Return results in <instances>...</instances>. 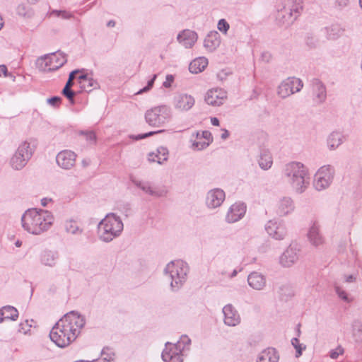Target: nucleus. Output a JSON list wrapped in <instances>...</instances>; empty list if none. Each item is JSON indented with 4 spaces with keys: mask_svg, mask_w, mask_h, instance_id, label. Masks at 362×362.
I'll use <instances>...</instances> for the list:
<instances>
[{
    "mask_svg": "<svg viewBox=\"0 0 362 362\" xmlns=\"http://www.w3.org/2000/svg\"><path fill=\"white\" fill-rule=\"evenodd\" d=\"M86 324L84 316L76 311L64 315L52 327L50 339L59 347L64 348L74 341Z\"/></svg>",
    "mask_w": 362,
    "mask_h": 362,
    "instance_id": "obj_1",
    "label": "nucleus"
},
{
    "mask_svg": "<svg viewBox=\"0 0 362 362\" xmlns=\"http://www.w3.org/2000/svg\"><path fill=\"white\" fill-rule=\"evenodd\" d=\"M54 216L47 210L28 209L21 217L22 226L25 230L34 235L47 231L54 222Z\"/></svg>",
    "mask_w": 362,
    "mask_h": 362,
    "instance_id": "obj_2",
    "label": "nucleus"
},
{
    "mask_svg": "<svg viewBox=\"0 0 362 362\" xmlns=\"http://www.w3.org/2000/svg\"><path fill=\"white\" fill-rule=\"evenodd\" d=\"M282 177L298 194L305 192L309 185L308 170L300 162L293 161L286 163L282 169Z\"/></svg>",
    "mask_w": 362,
    "mask_h": 362,
    "instance_id": "obj_3",
    "label": "nucleus"
},
{
    "mask_svg": "<svg viewBox=\"0 0 362 362\" xmlns=\"http://www.w3.org/2000/svg\"><path fill=\"white\" fill-rule=\"evenodd\" d=\"M189 268L187 264L182 260L172 261L168 263L164 272L170 279V288L172 291H178L186 282Z\"/></svg>",
    "mask_w": 362,
    "mask_h": 362,
    "instance_id": "obj_4",
    "label": "nucleus"
},
{
    "mask_svg": "<svg viewBox=\"0 0 362 362\" xmlns=\"http://www.w3.org/2000/svg\"><path fill=\"white\" fill-rule=\"evenodd\" d=\"M123 223L121 218L114 214L107 215L98 224L100 240L109 243L118 237L123 230Z\"/></svg>",
    "mask_w": 362,
    "mask_h": 362,
    "instance_id": "obj_5",
    "label": "nucleus"
},
{
    "mask_svg": "<svg viewBox=\"0 0 362 362\" xmlns=\"http://www.w3.org/2000/svg\"><path fill=\"white\" fill-rule=\"evenodd\" d=\"M302 0H282L277 18L283 24L293 23L303 9Z\"/></svg>",
    "mask_w": 362,
    "mask_h": 362,
    "instance_id": "obj_6",
    "label": "nucleus"
},
{
    "mask_svg": "<svg viewBox=\"0 0 362 362\" xmlns=\"http://www.w3.org/2000/svg\"><path fill=\"white\" fill-rule=\"evenodd\" d=\"M171 116L170 107L163 105L147 110L145 113V120L151 127H160L170 120Z\"/></svg>",
    "mask_w": 362,
    "mask_h": 362,
    "instance_id": "obj_7",
    "label": "nucleus"
},
{
    "mask_svg": "<svg viewBox=\"0 0 362 362\" xmlns=\"http://www.w3.org/2000/svg\"><path fill=\"white\" fill-rule=\"evenodd\" d=\"M334 175V169L327 165L322 166L314 176L313 185L315 188L321 191L327 188L332 183Z\"/></svg>",
    "mask_w": 362,
    "mask_h": 362,
    "instance_id": "obj_8",
    "label": "nucleus"
},
{
    "mask_svg": "<svg viewBox=\"0 0 362 362\" xmlns=\"http://www.w3.org/2000/svg\"><path fill=\"white\" fill-rule=\"evenodd\" d=\"M303 87L302 81L296 77H288L284 80L278 86V95L284 99L295 93L299 92Z\"/></svg>",
    "mask_w": 362,
    "mask_h": 362,
    "instance_id": "obj_9",
    "label": "nucleus"
},
{
    "mask_svg": "<svg viewBox=\"0 0 362 362\" xmlns=\"http://www.w3.org/2000/svg\"><path fill=\"white\" fill-rule=\"evenodd\" d=\"M66 54L60 51L41 57L38 62L45 64L44 70L52 71L57 70L66 62Z\"/></svg>",
    "mask_w": 362,
    "mask_h": 362,
    "instance_id": "obj_10",
    "label": "nucleus"
},
{
    "mask_svg": "<svg viewBox=\"0 0 362 362\" xmlns=\"http://www.w3.org/2000/svg\"><path fill=\"white\" fill-rule=\"evenodd\" d=\"M265 230L270 237L278 240L284 239L287 235L286 227L281 221H269L265 225Z\"/></svg>",
    "mask_w": 362,
    "mask_h": 362,
    "instance_id": "obj_11",
    "label": "nucleus"
},
{
    "mask_svg": "<svg viewBox=\"0 0 362 362\" xmlns=\"http://www.w3.org/2000/svg\"><path fill=\"white\" fill-rule=\"evenodd\" d=\"M194 98L187 93H178L173 98L174 108L180 112H187L194 105Z\"/></svg>",
    "mask_w": 362,
    "mask_h": 362,
    "instance_id": "obj_12",
    "label": "nucleus"
},
{
    "mask_svg": "<svg viewBox=\"0 0 362 362\" xmlns=\"http://www.w3.org/2000/svg\"><path fill=\"white\" fill-rule=\"evenodd\" d=\"M225 199V192L221 188H214L206 193L205 204L208 209H214L220 207Z\"/></svg>",
    "mask_w": 362,
    "mask_h": 362,
    "instance_id": "obj_13",
    "label": "nucleus"
},
{
    "mask_svg": "<svg viewBox=\"0 0 362 362\" xmlns=\"http://www.w3.org/2000/svg\"><path fill=\"white\" fill-rule=\"evenodd\" d=\"M299 254L297 245L291 244L281 255L279 262L284 267H290L298 262Z\"/></svg>",
    "mask_w": 362,
    "mask_h": 362,
    "instance_id": "obj_14",
    "label": "nucleus"
},
{
    "mask_svg": "<svg viewBox=\"0 0 362 362\" xmlns=\"http://www.w3.org/2000/svg\"><path fill=\"white\" fill-rule=\"evenodd\" d=\"M76 154L71 150H63L56 156L57 165L65 170L72 168L76 163Z\"/></svg>",
    "mask_w": 362,
    "mask_h": 362,
    "instance_id": "obj_15",
    "label": "nucleus"
},
{
    "mask_svg": "<svg viewBox=\"0 0 362 362\" xmlns=\"http://www.w3.org/2000/svg\"><path fill=\"white\" fill-rule=\"evenodd\" d=\"M246 205L243 202H235L232 204L226 216V221L229 223L240 221L246 213Z\"/></svg>",
    "mask_w": 362,
    "mask_h": 362,
    "instance_id": "obj_16",
    "label": "nucleus"
},
{
    "mask_svg": "<svg viewBox=\"0 0 362 362\" xmlns=\"http://www.w3.org/2000/svg\"><path fill=\"white\" fill-rule=\"evenodd\" d=\"M293 200L289 197L280 198L275 205V212L279 216H285L291 214L295 210Z\"/></svg>",
    "mask_w": 362,
    "mask_h": 362,
    "instance_id": "obj_17",
    "label": "nucleus"
},
{
    "mask_svg": "<svg viewBox=\"0 0 362 362\" xmlns=\"http://www.w3.org/2000/svg\"><path fill=\"white\" fill-rule=\"evenodd\" d=\"M227 98L226 92L221 88L211 89L207 91L205 101L212 106H220L223 104Z\"/></svg>",
    "mask_w": 362,
    "mask_h": 362,
    "instance_id": "obj_18",
    "label": "nucleus"
},
{
    "mask_svg": "<svg viewBox=\"0 0 362 362\" xmlns=\"http://www.w3.org/2000/svg\"><path fill=\"white\" fill-rule=\"evenodd\" d=\"M132 182L138 188L141 189L146 194L156 197H163L166 196L168 191L166 189L156 190L151 187L148 181L138 180L135 177H131Z\"/></svg>",
    "mask_w": 362,
    "mask_h": 362,
    "instance_id": "obj_19",
    "label": "nucleus"
},
{
    "mask_svg": "<svg viewBox=\"0 0 362 362\" xmlns=\"http://www.w3.org/2000/svg\"><path fill=\"white\" fill-rule=\"evenodd\" d=\"M224 323L230 327H235L240 324V316L237 310L231 304L225 305L223 308Z\"/></svg>",
    "mask_w": 362,
    "mask_h": 362,
    "instance_id": "obj_20",
    "label": "nucleus"
},
{
    "mask_svg": "<svg viewBox=\"0 0 362 362\" xmlns=\"http://www.w3.org/2000/svg\"><path fill=\"white\" fill-rule=\"evenodd\" d=\"M314 100L317 103H322L327 98V89L325 85L318 78H313L311 81Z\"/></svg>",
    "mask_w": 362,
    "mask_h": 362,
    "instance_id": "obj_21",
    "label": "nucleus"
},
{
    "mask_svg": "<svg viewBox=\"0 0 362 362\" xmlns=\"http://www.w3.org/2000/svg\"><path fill=\"white\" fill-rule=\"evenodd\" d=\"M198 38L196 32L191 30H184L180 32L177 37V40L180 45L185 48H191L194 46Z\"/></svg>",
    "mask_w": 362,
    "mask_h": 362,
    "instance_id": "obj_22",
    "label": "nucleus"
},
{
    "mask_svg": "<svg viewBox=\"0 0 362 362\" xmlns=\"http://www.w3.org/2000/svg\"><path fill=\"white\" fill-rule=\"evenodd\" d=\"M247 283L253 289L261 291L266 286V278L259 272H252L247 276Z\"/></svg>",
    "mask_w": 362,
    "mask_h": 362,
    "instance_id": "obj_23",
    "label": "nucleus"
},
{
    "mask_svg": "<svg viewBox=\"0 0 362 362\" xmlns=\"http://www.w3.org/2000/svg\"><path fill=\"white\" fill-rule=\"evenodd\" d=\"M308 238L311 245L315 247L320 246L324 243V238L320 232V226L317 223H313L310 227Z\"/></svg>",
    "mask_w": 362,
    "mask_h": 362,
    "instance_id": "obj_24",
    "label": "nucleus"
},
{
    "mask_svg": "<svg viewBox=\"0 0 362 362\" xmlns=\"http://www.w3.org/2000/svg\"><path fill=\"white\" fill-rule=\"evenodd\" d=\"M279 355L276 349L269 347L259 353L256 362H278Z\"/></svg>",
    "mask_w": 362,
    "mask_h": 362,
    "instance_id": "obj_25",
    "label": "nucleus"
},
{
    "mask_svg": "<svg viewBox=\"0 0 362 362\" xmlns=\"http://www.w3.org/2000/svg\"><path fill=\"white\" fill-rule=\"evenodd\" d=\"M221 43L220 35L217 31H211L204 41V47L209 52L214 51Z\"/></svg>",
    "mask_w": 362,
    "mask_h": 362,
    "instance_id": "obj_26",
    "label": "nucleus"
},
{
    "mask_svg": "<svg viewBox=\"0 0 362 362\" xmlns=\"http://www.w3.org/2000/svg\"><path fill=\"white\" fill-rule=\"evenodd\" d=\"M80 88L86 91L90 92L98 87V82L93 78L88 77L87 74H81L78 77Z\"/></svg>",
    "mask_w": 362,
    "mask_h": 362,
    "instance_id": "obj_27",
    "label": "nucleus"
},
{
    "mask_svg": "<svg viewBox=\"0 0 362 362\" xmlns=\"http://www.w3.org/2000/svg\"><path fill=\"white\" fill-rule=\"evenodd\" d=\"M18 317V311L13 306L6 305L0 309V323L6 320L15 321Z\"/></svg>",
    "mask_w": 362,
    "mask_h": 362,
    "instance_id": "obj_28",
    "label": "nucleus"
},
{
    "mask_svg": "<svg viewBox=\"0 0 362 362\" xmlns=\"http://www.w3.org/2000/svg\"><path fill=\"white\" fill-rule=\"evenodd\" d=\"M58 257L57 252L45 250L40 255V262L45 266L53 267L55 266Z\"/></svg>",
    "mask_w": 362,
    "mask_h": 362,
    "instance_id": "obj_29",
    "label": "nucleus"
},
{
    "mask_svg": "<svg viewBox=\"0 0 362 362\" xmlns=\"http://www.w3.org/2000/svg\"><path fill=\"white\" fill-rule=\"evenodd\" d=\"M30 158L27 155L23 156L20 153H15L11 158L10 164L12 168L19 170L26 165Z\"/></svg>",
    "mask_w": 362,
    "mask_h": 362,
    "instance_id": "obj_30",
    "label": "nucleus"
},
{
    "mask_svg": "<svg viewBox=\"0 0 362 362\" xmlns=\"http://www.w3.org/2000/svg\"><path fill=\"white\" fill-rule=\"evenodd\" d=\"M208 59L206 57H198L190 62L189 71L192 74L202 72L207 66Z\"/></svg>",
    "mask_w": 362,
    "mask_h": 362,
    "instance_id": "obj_31",
    "label": "nucleus"
},
{
    "mask_svg": "<svg viewBox=\"0 0 362 362\" xmlns=\"http://www.w3.org/2000/svg\"><path fill=\"white\" fill-rule=\"evenodd\" d=\"M344 136L339 132H332L327 137V144L329 150H335L343 143Z\"/></svg>",
    "mask_w": 362,
    "mask_h": 362,
    "instance_id": "obj_32",
    "label": "nucleus"
},
{
    "mask_svg": "<svg viewBox=\"0 0 362 362\" xmlns=\"http://www.w3.org/2000/svg\"><path fill=\"white\" fill-rule=\"evenodd\" d=\"M259 167L264 170L269 169L273 163L272 157L269 150L262 149L258 160Z\"/></svg>",
    "mask_w": 362,
    "mask_h": 362,
    "instance_id": "obj_33",
    "label": "nucleus"
},
{
    "mask_svg": "<svg viewBox=\"0 0 362 362\" xmlns=\"http://www.w3.org/2000/svg\"><path fill=\"white\" fill-rule=\"evenodd\" d=\"M35 151V145L30 142L25 141L22 142L18 147L15 153H20L23 156H28L31 158Z\"/></svg>",
    "mask_w": 362,
    "mask_h": 362,
    "instance_id": "obj_34",
    "label": "nucleus"
},
{
    "mask_svg": "<svg viewBox=\"0 0 362 362\" xmlns=\"http://www.w3.org/2000/svg\"><path fill=\"white\" fill-rule=\"evenodd\" d=\"M179 351H181L183 354L186 351H189L191 345V339L186 334H183L180 337L179 341L177 343L173 344Z\"/></svg>",
    "mask_w": 362,
    "mask_h": 362,
    "instance_id": "obj_35",
    "label": "nucleus"
},
{
    "mask_svg": "<svg viewBox=\"0 0 362 362\" xmlns=\"http://www.w3.org/2000/svg\"><path fill=\"white\" fill-rule=\"evenodd\" d=\"M64 228L66 232L72 235L81 234L83 230L79 228L76 221L70 219L64 223Z\"/></svg>",
    "mask_w": 362,
    "mask_h": 362,
    "instance_id": "obj_36",
    "label": "nucleus"
},
{
    "mask_svg": "<svg viewBox=\"0 0 362 362\" xmlns=\"http://www.w3.org/2000/svg\"><path fill=\"white\" fill-rule=\"evenodd\" d=\"M114 353L109 348H104L101 351V356L95 362H113Z\"/></svg>",
    "mask_w": 362,
    "mask_h": 362,
    "instance_id": "obj_37",
    "label": "nucleus"
},
{
    "mask_svg": "<svg viewBox=\"0 0 362 362\" xmlns=\"http://www.w3.org/2000/svg\"><path fill=\"white\" fill-rule=\"evenodd\" d=\"M16 13L20 16L26 18H31L34 14L33 9L23 3L18 5Z\"/></svg>",
    "mask_w": 362,
    "mask_h": 362,
    "instance_id": "obj_38",
    "label": "nucleus"
},
{
    "mask_svg": "<svg viewBox=\"0 0 362 362\" xmlns=\"http://www.w3.org/2000/svg\"><path fill=\"white\" fill-rule=\"evenodd\" d=\"M185 354L174 355L172 356L168 352V349H163L161 358L165 362H183L182 356Z\"/></svg>",
    "mask_w": 362,
    "mask_h": 362,
    "instance_id": "obj_39",
    "label": "nucleus"
},
{
    "mask_svg": "<svg viewBox=\"0 0 362 362\" xmlns=\"http://www.w3.org/2000/svg\"><path fill=\"white\" fill-rule=\"evenodd\" d=\"M158 159L157 160V163L159 164H162L164 161L168 160V150L163 146H160L157 148V153Z\"/></svg>",
    "mask_w": 362,
    "mask_h": 362,
    "instance_id": "obj_40",
    "label": "nucleus"
},
{
    "mask_svg": "<svg viewBox=\"0 0 362 362\" xmlns=\"http://www.w3.org/2000/svg\"><path fill=\"white\" fill-rule=\"evenodd\" d=\"M334 290L338 297L341 299L343 301L346 303H350L352 300V298H350L346 292L341 289V288L337 285L334 286Z\"/></svg>",
    "mask_w": 362,
    "mask_h": 362,
    "instance_id": "obj_41",
    "label": "nucleus"
},
{
    "mask_svg": "<svg viewBox=\"0 0 362 362\" xmlns=\"http://www.w3.org/2000/svg\"><path fill=\"white\" fill-rule=\"evenodd\" d=\"M291 344L296 350V357H299L302 355L303 350L305 349V346H303L299 343L298 338L295 337L291 339Z\"/></svg>",
    "mask_w": 362,
    "mask_h": 362,
    "instance_id": "obj_42",
    "label": "nucleus"
},
{
    "mask_svg": "<svg viewBox=\"0 0 362 362\" xmlns=\"http://www.w3.org/2000/svg\"><path fill=\"white\" fill-rule=\"evenodd\" d=\"M51 14L63 19H70L73 16L70 12L61 10H52Z\"/></svg>",
    "mask_w": 362,
    "mask_h": 362,
    "instance_id": "obj_43",
    "label": "nucleus"
},
{
    "mask_svg": "<svg viewBox=\"0 0 362 362\" xmlns=\"http://www.w3.org/2000/svg\"><path fill=\"white\" fill-rule=\"evenodd\" d=\"M165 346L164 349H168V352L172 356H174V355L183 354L181 351H179L178 349L171 342H166Z\"/></svg>",
    "mask_w": 362,
    "mask_h": 362,
    "instance_id": "obj_44",
    "label": "nucleus"
},
{
    "mask_svg": "<svg viewBox=\"0 0 362 362\" xmlns=\"http://www.w3.org/2000/svg\"><path fill=\"white\" fill-rule=\"evenodd\" d=\"M62 94L71 102V104H74V96L76 93L69 88H64L62 90Z\"/></svg>",
    "mask_w": 362,
    "mask_h": 362,
    "instance_id": "obj_45",
    "label": "nucleus"
},
{
    "mask_svg": "<svg viewBox=\"0 0 362 362\" xmlns=\"http://www.w3.org/2000/svg\"><path fill=\"white\" fill-rule=\"evenodd\" d=\"M80 135H83L86 137L87 141L94 144L96 141V136L93 131H81Z\"/></svg>",
    "mask_w": 362,
    "mask_h": 362,
    "instance_id": "obj_46",
    "label": "nucleus"
},
{
    "mask_svg": "<svg viewBox=\"0 0 362 362\" xmlns=\"http://www.w3.org/2000/svg\"><path fill=\"white\" fill-rule=\"evenodd\" d=\"M217 28L221 32L226 34L230 28V25L225 19H221L218 22Z\"/></svg>",
    "mask_w": 362,
    "mask_h": 362,
    "instance_id": "obj_47",
    "label": "nucleus"
},
{
    "mask_svg": "<svg viewBox=\"0 0 362 362\" xmlns=\"http://www.w3.org/2000/svg\"><path fill=\"white\" fill-rule=\"evenodd\" d=\"M156 78V75L154 74L153 78L148 81L147 85L144 88H143L141 90H139L136 93V94H141V93H143L144 92L148 91L153 87Z\"/></svg>",
    "mask_w": 362,
    "mask_h": 362,
    "instance_id": "obj_48",
    "label": "nucleus"
},
{
    "mask_svg": "<svg viewBox=\"0 0 362 362\" xmlns=\"http://www.w3.org/2000/svg\"><path fill=\"white\" fill-rule=\"evenodd\" d=\"M162 132H163V130L153 131V132H149L145 133V134H138L137 136H132L131 137L134 139L135 140H139V139L147 138L150 136L154 135L156 134H158V133H160Z\"/></svg>",
    "mask_w": 362,
    "mask_h": 362,
    "instance_id": "obj_49",
    "label": "nucleus"
},
{
    "mask_svg": "<svg viewBox=\"0 0 362 362\" xmlns=\"http://www.w3.org/2000/svg\"><path fill=\"white\" fill-rule=\"evenodd\" d=\"M343 353L344 349L341 346H339L336 349L331 350L329 353V356L332 359H336L338 358L339 355L343 354Z\"/></svg>",
    "mask_w": 362,
    "mask_h": 362,
    "instance_id": "obj_50",
    "label": "nucleus"
},
{
    "mask_svg": "<svg viewBox=\"0 0 362 362\" xmlns=\"http://www.w3.org/2000/svg\"><path fill=\"white\" fill-rule=\"evenodd\" d=\"M209 145V142L206 141H194L192 144V147L196 150H202L206 148Z\"/></svg>",
    "mask_w": 362,
    "mask_h": 362,
    "instance_id": "obj_51",
    "label": "nucleus"
},
{
    "mask_svg": "<svg viewBox=\"0 0 362 362\" xmlns=\"http://www.w3.org/2000/svg\"><path fill=\"white\" fill-rule=\"evenodd\" d=\"M30 325L28 323V320H25L24 322H21L18 326V332L26 334L30 330Z\"/></svg>",
    "mask_w": 362,
    "mask_h": 362,
    "instance_id": "obj_52",
    "label": "nucleus"
},
{
    "mask_svg": "<svg viewBox=\"0 0 362 362\" xmlns=\"http://www.w3.org/2000/svg\"><path fill=\"white\" fill-rule=\"evenodd\" d=\"M62 101V98L59 96H54L47 99V103L56 107L59 105Z\"/></svg>",
    "mask_w": 362,
    "mask_h": 362,
    "instance_id": "obj_53",
    "label": "nucleus"
},
{
    "mask_svg": "<svg viewBox=\"0 0 362 362\" xmlns=\"http://www.w3.org/2000/svg\"><path fill=\"white\" fill-rule=\"evenodd\" d=\"M174 81V77L173 75L168 74L166 76L165 81L163 82V86L165 88H170L171 86L172 83Z\"/></svg>",
    "mask_w": 362,
    "mask_h": 362,
    "instance_id": "obj_54",
    "label": "nucleus"
},
{
    "mask_svg": "<svg viewBox=\"0 0 362 362\" xmlns=\"http://www.w3.org/2000/svg\"><path fill=\"white\" fill-rule=\"evenodd\" d=\"M349 4V0H336L335 4L339 8L346 7Z\"/></svg>",
    "mask_w": 362,
    "mask_h": 362,
    "instance_id": "obj_55",
    "label": "nucleus"
},
{
    "mask_svg": "<svg viewBox=\"0 0 362 362\" xmlns=\"http://www.w3.org/2000/svg\"><path fill=\"white\" fill-rule=\"evenodd\" d=\"M158 155L156 154L154 152L149 153L148 155V160L149 162H157V160L158 159Z\"/></svg>",
    "mask_w": 362,
    "mask_h": 362,
    "instance_id": "obj_56",
    "label": "nucleus"
},
{
    "mask_svg": "<svg viewBox=\"0 0 362 362\" xmlns=\"http://www.w3.org/2000/svg\"><path fill=\"white\" fill-rule=\"evenodd\" d=\"M4 75L5 77H7L9 76V74L8 72V69H7V67L6 65L4 64H2V65H0V76H1V75Z\"/></svg>",
    "mask_w": 362,
    "mask_h": 362,
    "instance_id": "obj_57",
    "label": "nucleus"
},
{
    "mask_svg": "<svg viewBox=\"0 0 362 362\" xmlns=\"http://www.w3.org/2000/svg\"><path fill=\"white\" fill-rule=\"evenodd\" d=\"M202 137L209 141V139L211 137V132H209L208 131H204L202 133Z\"/></svg>",
    "mask_w": 362,
    "mask_h": 362,
    "instance_id": "obj_58",
    "label": "nucleus"
},
{
    "mask_svg": "<svg viewBox=\"0 0 362 362\" xmlns=\"http://www.w3.org/2000/svg\"><path fill=\"white\" fill-rule=\"evenodd\" d=\"M222 134L221 135V138L223 140H226V139H228L229 137V132L225 129H222Z\"/></svg>",
    "mask_w": 362,
    "mask_h": 362,
    "instance_id": "obj_59",
    "label": "nucleus"
},
{
    "mask_svg": "<svg viewBox=\"0 0 362 362\" xmlns=\"http://www.w3.org/2000/svg\"><path fill=\"white\" fill-rule=\"evenodd\" d=\"M81 71L79 69H76L72 71L69 76V79L74 80L75 78L76 74L81 72Z\"/></svg>",
    "mask_w": 362,
    "mask_h": 362,
    "instance_id": "obj_60",
    "label": "nucleus"
},
{
    "mask_svg": "<svg viewBox=\"0 0 362 362\" xmlns=\"http://www.w3.org/2000/svg\"><path fill=\"white\" fill-rule=\"evenodd\" d=\"M211 122L214 126H219V119L217 117H211Z\"/></svg>",
    "mask_w": 362,
    "mask_h": 362,
    "instance_id": "obj_61",
    "label": "nucleus"
},
{
    "mask_svg": "<svg viewBox=\"0 0 362 362\" xmlns=\"http://www.w3.org/2000/svg\"><path fill=\"white\" fill-rule=\"evenodd\" d=\"M51 199H47V198H43L41 199V204L43 206H46L47 205V204L51 202Z\"/></svg>",
    "mask_w": 362,
    "mask_h": 362,
    "instance_id": "obj_62",
    "label": "nucleus"
},
{
    "mask_svg": "<svg viewBox=\"0 0 362 362\" xmlns=\"http://www.w3.org/2000/svg\"><path fill=\"white\" fill-rule=\"evenodd\" d=\"M346 282L351 283L355 280V277L353 275L346 276Z\"/></svg>",
    "mask_w": 362,
    "mask_h": 362,
    "instance_id": "obj_63",
    "label": "nucleus"
},
{
    "mask_svg": "<svg viewBox=\"0 0 362 362\" xmlns=\"http://www.w3.org/2000/svg\"><path fill=\"white\" fill-rule=\"evenodd\" d=\"M74 85V82H73V80H71V79H69L67 80L66 83V85L64 88H71V87Z\"/></svg>",
    "mask_w": 362,
    "mask_h": 362,
    "instance_id": "obj_64",
    "label": "nucleus"
}]
</instances>
